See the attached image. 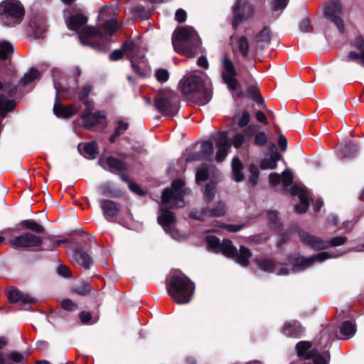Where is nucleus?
I'll list each match as a JSON object with an SVG mask.
<instances>
[{"instance_id": "f257e3e1", "label": "nucleus", "mask_w": 364, "mask_h": 364, "mask_svg": "<svg viewBox=\"0 0 364 364\" xmlns=\"http://www.w3.org/2000/svg\"><path fill=\"white\" fill-rule=\"evenodd\" d=\"M185 183L181 179H177L172 182L171 186L165 189L161 196L162 206L161 213L158 217L159 223L163 227L166 233L174 239H179L180 234L175 229L176 218L173 212L166 209L167 205L170 208H182L185 205L183 197L186 189H183Z\"/></svg>"}, {"instance_id": "f03ea898", "label": "nucleus", "mask_w": 364, "mask_h": 364, "mask_svg": "<svg viewBox=\"0 0 364 364\" xmlns=\"http://www.w3.org/2000/svg\"><path fill=\"white\" fill-rule=\"evenodd\" d=\"M338 255H334L328 252H321L315 255L309 257H304L299 255H292L289 259V262L294 267V269H288L286 266L280 263L275 262L272 259H257L258 267L263 271L275 273L277 275L284 276L289 274L291 270H301L309 267L315 262H322L327 259L336 257Z\"/></svg>"}, {"instance_id": "7ed1b4c3", "label": "nucleus", "mask_w": 364, "mask_h": 364, "mask_svg": "<svg viewBox=\"0 0 364 364\" xmlns=\"http://www.w3.org/2000/svg\"><path fill=\"white\" fill-rule=\"evenodd\" d=\"M181 91L191 97L198 105H206L212 97V85L205 73L194 72L181 81Z\"/></svg>"}, {"instance_id": "20e7f679", "label": "nucleus", "mask_w": 364, "mask_h": 364, "mask_svg": "<svg viewBox=\"0 0 364 364\" xmlns=\"http://www.w3.org/2000/svg\"><path fill=\"white\" fill-rule=\"evenodd\" d=\"M123 53L130 60L132 68L139 75H144L148 69L147 61L145 59V49L140 41L128 40L123 43L122 50H114L110 55L111 60H117L122 58Z\"/></svg>"}, {"instance_id": "39448f33", "label": "nucleus", "mask_w": 364, "mask_h": 364, "mask_svg": "<svg viewBox=\"0 0 364 364\" xmlns=\"http://www.w3.org/2000/svg\"><path fill=\"white\" fill-rule=\"evenodd\" d=\"M172 43L174 50L187 57H193L201 44L196 30L189 26L179 27L173 33Z\"/></svg>"}, {"instance_id": "423d86ee", "label": "nucleus", "mask_w": 364, "mask_h": 364, "mask_svg": "<svg viewBox=\"0 0 364 364\" xmlns=\"http://www.w3.org/2000/svg\"><path fill=\"white\" fill-rule=\"evenodd\" d=\"M206 243L210 251L215 253L222 252L227 257L235 258L241 266L246 267L248 265L249 259L252 254L247 247L241 246L239 252H237L232 241L225 239L220 242V240L213 235L206 237Z\"/></svg>"}, {"instance_id": "0eeeda50", "label": "nucleus", "mask_w": 364, "mask_h": 364, "mask_svg": "<svg viewBox=\"0 0 364 364\" xmlns=\"http://www.w3.org/2000/svg\"><path fill=\"white\" fill-rule=\"evenodd\" d=\"M166 289L168 294L176 303L184 304L191 300L195 287L184 274L178 272L170 277Z\"/></svg>"}, {"instance_id": "6e6552de", "label": "nucleus", "mask_w": 364, "mask_h": 364, "mask_svg": "<svg viewBox=\"0 0 364 364\" xmlns=\"http://www.w3.org/2000/svg\"><path fill=\"white\" fill-rule=\"evenodd\" d=\"M257 130V126L252 124L249 126L242 133L235 134L231 141L228 137L226 132H220L215 137V146L217 153L215 159L218 162H222L228 155V150L232 145L239 148L245 144Z\"/></svg>"}, {"instance_id": "1a4fd4ad", "label": "nucleus", "mask_w": 364, "mask_h": 364, "mask_svg": "<svg viewBox=\"0 0 364 364\" xmlns=\"http://www.w3.org/2000/svg\"><path fill=\"white\" fill-rule=\"evenodd\" d=\"M154 106L163 116L173 117L179 111V98L173 91L166 89L156 94Z\"/></svg>"}, {"instance_id": "9d476101", "label": "nucleus", "mask_w": 364, "mask_h": 364, "mask_svg": "<svg viewBox=\"0 0 364 364\" xmlns=\"http://www.w3.org/2000/svg\"><path fill=\"white\" fill-rule=\"evenodd\" d=\"M23 14V7L16 0H6L0 4V16L7 26H14L19 23L22 21Z\"/></svg>"}, {"instance_id": "9b49d317", "label": "nucleus", "mask_w": 364, "mask_h": 364, "mask_svg": "<svg viewBox=\"0 0 364 364\" xmlns=\"http://www.w3.org/2000/svg\"><path fill=\"white\" fill-rule=\"evenodd\" d=\"M299 236L300 240L303 243L316 250H323L328 248L330 246H340L344 244L347 240L346 237L338 236L333 237L329 241H325L321 240L320 237L311 235L309 232L303 230L299 231Z\"/></svg>"}, {"instance_id": "f8f14e48", "label": "nucleus", "mask_w": 364, "mask_h": 364, "mask_svg": "<svg viewBox=\"0 0 364 364\" xmlns=\"http://www.w3.org/2000/svg\"><path fill=\"white\" fill-rule=\"evenodd\" d=\"M79 39L82 44L89 46L97 50L105 49L104 42L106 36L95 27L85 26L78 33Z\"/></svg>"}, {"instance_id": "ddd939ff", "label": "nucleus", "mask_w": 364, "mask_h": 364, "mask_svg": "<svg viewBox=\"0 0 364 364\" xmlns=\"http://www.w3.org/2000/svg\"><path fill=\"white\" fill-rule=\"evenodd\" d=\"M342 11V5L339 0L329 1L325 8V17L335 23L341 33L344 31L343 19L338 16Z\"/></svg>"}, {"instance_id": "4468645a", "label": "nucleus", "mask_w": 364, "mask_h": 364, "mask_svg": "<svg viewBox=\"0 0 364 364\" xmlns=\"http://www.w3.org/2000/svg\"><path fill=\"white\" fill-rule=\"evenodd\" d=\"M9 244L13 248L21 250L41 245L42 239L32 233L26 232L10 240Z\"/></svg>"}, {"instance_id": "2eb2a0df", "label": "nucleus", "mask_w": 364, "mask_h": 364, "mask_svg": "<svg viewBox=\"0 0 364 364\" xmlns=\"http://www.w3.org/2000/svg\"><path fill=\"white\" fill-rule=\"evenodd\" d=\"M105 118L106 114L105 112H93L92 105L87 106L81 116L84 127L88 129L97 124H101Z\"/></svg>"}, {"instance_id": "dca6fc26", "label": "nucleus", "mask_w": 364, "mask_h": 364, "mask_svg": "<svg viewBox=\"0 0 364 364\" xmlns=\"http://www.w3.org/2000/svg\"><path fill=\"white\" fill-rule=\"evenodd\" d=\"M253 14V9L247 4H242L240 0H237L232 8V28L236 29L240 23L250 18Z\"/></svg>"}, {"instance_id": "f3484780", "label": "nucleus", "mask_w": 364, "mask_h": 364, "mask_svg": "<svg viewBox=\"0 0 364 364\" xmlns=\"http://www.w3.org/2000/svg\"><path fill=\"white\" fill-rule=\"evenodd\" d=\"M291 193L293 196H298L300 203L295 205L294 210L296 213H305L309 205V198L311 194L309 190L304 186L295 185L291 188Z\"/></svg>"}, {"instance_id": "a211bd4d", "label": "nucleus", "mask_w": 364, "mask_h": 364, "mask_svg": "<svg viewBox=\"0 0 364 364\" xmlns=\"http://www.w3.org/2000/svg\"><path fill=\"white\" fill-rule=\"evenodd\" d=\"M223 79L231 90H235L237 87V81L235 79L236 70L228 58H224L222 60Z\"/></svg>"}, {"instance_id": "6ab92c4d", "label": "nucleus", "mask_w": 364, "mask_h": 364, "mask_svg": "<svg viewBox=\"0 0 364 364\" xmlns=\"http://www.w3.org/2000/svg\"><path fill=\"white\" fill-rule=\"evenodd\" d=\"M355 46L358 51H350L348 53L346 61H353L362 66H364V38L358 37L355 41Z\"/></svg>"}, {"instance_id": "aec40b11", "label": "nucleus", "mask_w": 364, "mask_h": 364, "mask_svg": "<svg viewBox=\"0 0 364 364\" xmlns=\"http://www.w3.org/2000/svg\"><path fill=\"white\" fill-rule=\"evenodd\" d=\"M8 297L10 302H20L22 304H33L36 299L27 294H23L17 289H13L8 293Z\"/></svg>"}, {"instance_id": "412c9836", "label": "nucleus", "mask_w": 364, "mask_h": 364, "mask_svg": "<svg viewBox=\"0 0 364 364\" xmlns=\"http://www.w3.org/2000/svg\"><path fill=\"white\" fill-rule=\"evenodd\" d=\"M65 23L70 30L77 31L86 24L87 18L84 14H77L69 17H65Z\"/></svg>"}, {"instance_id": "4be33fe9", "label": "nucleus", "mask_w": 364, "mask_h": 364, "mask_svg": "<svg viewBox=\"0 0 364 364\" xmlns=\"http://www.w3.org/2000/svg\"><path fill=\"white\" fill-rule=\"evenodd\" d=\"M98 163L102 168L112 172L122 171L124 168V165L120 160L112 156L107 159H100Z\"/></svg>"}, {"instance_id": "5701e85b", "label": "nucleus", "mask_w": 364, "mask_h": 364, "mask_svg": "<svg viewBox=\"0 0 364 364\" xmlns=\"http://www.w3.org/2000/svg\"><path fill=\"white\" fill-rule=\"evenodd\" d=\"M101 208L105 217L108 220H112L118 213V208L114 201L104 200L101 201Z\"/></svg>"}, {"instance_id": "b1692460", "label": "nucleus", "mask_w": 364, "mask_h": 364, "mask_svg": "<svg viewBox=\"0 0 364 364\" xmlns=\"http://www.w3.org/2000/svg\"><path fill=\"white\" fill-rule=\"evenodd\" d=\"M77 108L75 106H62L55 102L53 107L54 114L58 117L68 118L77 112Z\"/></svg>"}, {"instance_id": "393cba45", "label": "nucleus", "mask_w": 364, "mask_h": 364, "mask_svg": "<svg viewBox=\"0 0 364 364\" xmlns=\"http://www.w3.org/2000/svg\"><path fill=\"white\" fill-rule=\"evenodd\" d=\"M311 347V343L301 341L297 343L296 348L299 355L309 359L314 358L318 353V350L315 348L310 350Z\"/></svg>"}, {"instance_id": "a878e982", "label": "nucleus", "mask_w": 364, "mask_h": 364, "mask_svg": "<svg viewBox=\"0 0 364 364\" xmlns=\"http://www.w3.org/2000/svg\"><path fill=\"white\" fill-rule=\"evenodd\" d=\"M73 258L74 262L85 269H89L92 262L87 252L80 250L74 251Z\"/></svg>"}, {"instance_id": "bb28decb", "label": "nucleus", "mask_w": 364, "mask_h": 364, "mask_svg": "<svg viewBox=\"0 0 364 364\" xmlns=\"http://www.w3.org/2000/svg\"><path fill=\"white\" fill-rule=\"evenodd\" d=\"M281 159V154L277 151H272L269 156L264 159L260 164L262 169H274L277 166V163Z\"/></svg>"}, {"instance_id": "cd10ccee", "label": "nucleus", "mask_w": 364, "mask_h": 364, "mask_svg": "<svg viewBox=\"0 0 364 364\" xmlns=\"http://www.w3.org/2000/svg\"><path fill=\"white\" fill-rule=\"evenodd\" d=\"M302 331L301 325L296 321L285 323L283 327L284 333L288 336L298 337Z\"/></svg>"}, {"instance_id": "c85d7f7f", "label": "nucleus", "mask_w": 364, "mask_h": 364, "mask_svg": "<svg viewBox=\"0 0 364 364\" xmlns=\"http://www.w3.org/2000/svg\"><path fill=\"white\" fill-rule=\"evenodd\" d=\"M243 165L237 157L233 158L232 161V172L234 180L240 182L244 180L245 175L242 172Z\"/></svg>"}, {"instance_id": "c756f323", "label": "nucleus", "mask_w": 364, "mask_h": 364, "mask_svg": "<svg viewBox=\"0 0 364 364\" xmlns=\"http://www.w3.org/2000/svg\"><path fill=\"white\" fill-rule=\"evenodd\" d=\"M213 168L212 166L207 164H203L200 167L196 169V181L198 183L205 181L208 179L211 170Z\"/></svg>"}, {"instance_id": "7c9ffc66", "label": "nucleus", "mask_w": 364, "mask_h": 364, "mask_svg": "<svg viewBox=\"0 0 364 364\" xmlns=\"http://www.w3.org/2000/svg\"><path fill=\"white\" fill-rule=\"evenodd\" d=\"M249 48L250 47L247 39L242 36L237 40L234 48V51L236 53H240L243 57H246L248 54Z\"/></svg>"}, {"instance_id": "2f4dec72", "label": "nucleus", "mask_w": 364, "mask_h": 364, "mask_svg": "<svg viewBox=\"0 0 364 364\" xmlns=\"http://www.w3.org/2000/svg\"><path fill=\"white\" fill-rule=\"evenodd\" d=\"M340 332L343 336V339L351 338L356 332L355 323L351 321H344L340 328Z\"/></svg>"}, {"instance_id": "473e14b6", "label": "nucleus", "mask_w": 364, "mask_h": 364, "mask_svg": "<svg viewBox=\"0 0 364 364\" xmlns=\"http://www.w3.org/2000/svg\"><path fill=\"white\" fill-rule=\"evenodd\" d=\"M358 150L357 144L353 141H348L342 150L340 151L339 155L341 158H347L353 156Z\"/></svg>"}, {"instance_id": "72a5a7b5", "label": "nucleus", "mask_w": 364, "mask_h": 364, "mask_svg": "<svg viewBox=\"0 0 364 364\" xmlns=\"http://www.w3.org/2000/svg\"><path fill=\"white\" fill-rule=\"evenodd\" d=\"M30 27L33 29L36 37H41L42 34L46 31V24L42 19H33L30 21Z\"/></svg>"}, {"instance_id": "f704fd0d", "label": "nucleus", "mask_w": 364, "mask_h": 364, "mask_svg": "<svg viewBox=\"0 0 364 364\" xmlns=\"http://www.w3.org/2000/svg\"><path fill=\"white\" fill-rule=\"evenodd\" d=\"M14 107V100H8L2 95H0V114L2 117H4L8 112L11 111Z\"/></svg>"}, {"instance_id": "c9c22d12", "label": "nucleus", "mask_w": 364, "mask_h": 364, "mask_svg": "<svg viewBox=\"0 0 364 364\" xmlns=\"http://www.w3.org/2000/svg\"><path fill=\"white\" fill-rule=\"evenodd\" d=\"M226 213V206L222 203H218L213 208H208V216L209 217H221Z\"/></svg>"}, {"instance_id": "e433bc0d", "label": "nucleus", "mask_w": 364, "mask_h": 364, "mask_svg": "<svg viewBox=\"0 0 364 364\" xmlns=\"http://www.w3.org/2000/svg\"><path fill=\"white\" fill-rule=\"evenodd\" d=\"M92 87L90 85L86 84L83 85L79 92V98L80 101L87 107L92 105V102L87 98L89 94L91 92Z\"/></svg>"}, {"instance_id": "4c0bfd02", "label": "nucleus", "mask_w": 364, "mask_h": 364, "mask_svg": "<svg viewBox=\"0 0 364 364\" xmlns=\"http://www.w3.org/2000/svg\"><path fill=\"white\" fill-rule=\"evenodd\" d=\"M21 224L24 228L31 230L36 233H42L44 230V228L42 225L32 220H22Z\"/></svg>"}, {"instance_id": "58836bf2", "label": "nucleus", "mask_w": 364, "mask_h": 364, "mask_svg": "<svg viewBox=\"0 0 364 364\" xmlns=\"http://www.w3.org/2000/svg\"><path fill=\"white\" fill-rule=\"evenodd\" d=\"M214 147L212 142L209 141H205L200 146V152L204 156V158L210 159L213 154Z\"/></svg>"}, {"instance_id": "ea45409f", "label": "nucleus", "mask_w": 364, "mask_h": 364, "mask_svg": "<svg viewBox=\"0 0 364 364\" xmlns=\"http://www.w3.org/2000/svg\"><path fill=\"white\" fill-rule=\"evenodd\" d=\"M14 51V48L12 45L7 42L4 41L0 43V58L2 60L6 59L10 54H11Z\"/></svg>"}, {"instance_id": "a19ab883", "label": "nucleus", "mask_w": 364, "mask_h": 364, "mask_svg": "<svg viewBox=\"0 0 364 364\" xmlns=\"http://www.w3.org/2000/svg\"><path fill=\"white\" fill-rule=\"evenodd\" d=\"M215 194V184L214 183L210 182L206 185V186L204 189L203 196H204L205 200L207 203H210L214 198Z\"/></svg>"}, {"instance_id": "79ce46f5", "label": "nucleus", "mask_w": 364, "mask_h": 364, "mask_svg": "<svg viewBox=\"0 0 364 364\" xmlns=\"http://www.w3.org/2000/svg\"><path fill=\"white\" fill-rule=\"evenodd\" d=\"M84 151L87 157L94 159L97 154V144L95 141L87 143L84 146Z\"/></svg>"}, {"instance_id": "37998d69", "label": "nucleus", "mask_w": 364, "mask_h": 364, "mask_svg": "<svg viewBox=\"0 0 364 364\" xmlns=\"http://www.w3.org/2000/svg\"><path fill=\"white\" fill-rule=\"evenodd\" d=\"M39 76H40V73L38 70L31 69L21 78V82L23 84L26 85V84L30 83L32 81L35 80L36 79L38 78Z\"/></svg>"}, {"instance_id": "c03bdc74", "label": "nucleus", "mask_w": 364, "mask_h": 364, "mask_svg": "<svg viewBox=\"0 0 364 364\" xmlns=\"http://www.w3.org/2000/svg\"><path fill=\"white\" fill-rule=\"evenodd\" d=\"M271 39L270 31L268 28L264 27L257 36L255 37L256 42L269 43Z\"/></svg>"}, {"instance_id": "a18cd8bd", "label": "nucleus", "mask_w": 364, "mask_h": 364, "mask_svg": "<svg viewBox=\"0 0 364 364\" xmlns=\"http://www.w3.org/2000/svg\"><path fill=\"white\" fill-rule=\"evenodd\" d=\"M104 27L108 34L112 35L118 29L119 24L115 18H112L105 21Z\"/></svg>"}, {"instance_id": "49530a36", "label": "nucleus", "mask_w": 364, "mask_h": 364, "mask_svg": "<svg viewBox=\"0 0 364 364\" xmlns=\"http://www.w3.org/2000/svg\"><path fill=\"white\" fill-rule=\"evenodd\" d=\"M208 208H202L200 210H193L190 213L189 216L191 218L198 220H204L206 217H208Z\"/></svg>"}, {"instance_id": "de8ad7c7", "label": "nucleus", "mask_w": 364, "mask_h": 364, "mask_svg": "<svg viewBox=\"0 0 364 364\" xmlns=\"http://www.w3.org/2000/svg\"><path fill=\"white\" fill-rule=\"evenodd\" d=\"M249 171L250 173L249 181L252 186H255L257 182V178L259 176L258 168L255 165H251L249 167Z\"/></svg>"}, {"instance_id": "09e8293b", "label": "nucleus", "mask_w": 364, "mask_h": 364, "mask_svg": "<svg viewBox=\"0 0 364 364\" xmlns=\"http://www.w3.org/2000/svg\"><path fill=\"white\" fill-rule=\"evenodd\" d=\"M281 178L284 186L289 187L292 184L293 175L289 170L284 171L281 175Z\"/></svg>"}, {"instance_id": "8fccbe9b", "label": "nucleus", "mask_w": 364, "mask_h": 364, "mask_svg": "<svg viewBox=\"0 0 364 364\" xmlns=\"http://www.w3.org/2000/svg\"><path fill=\"white\" fill-rule=\"evenodd\" d=\"M289 0H272V9L282 11L287 6Z\"/></svg>"}, {"instance_id": "3c124183", "label": "nucleus", "mask_w": 364, "mask_h": 364, "mask_svg": "<svg viewBox=\"0 0 364 364\" xmlns=\"http://www.w3.org/2000/svg\"><path fill=\"white\" fill-rule=\"evenodd\" d=\"M155 76L159 82H165L169 77V73L167 70L158 69L156 71Z\"/></svg>"}, {"instance_id": "603ef678", "label": "nucleus", "mask_w": 364, "mask_h": 364, "mask_svg": "<svg viewBox=\"0 0 364 364\" xmlns=\"http://www.w3.org/2000/svg\"><path fill=\"white\" fill-rule=\"evenodd\" d=\"M337 217L335 215H331L328 218L327 229L328 230L329 232L334 233L336 232L337 229L335 228V227L337 224Z\"/></svg>"}, {"instance_id": "864d4df0", "label": "nucleus", "mask_w": 364, "mask_h": 364, "mask_svg": "<svg viewBox=\"0 0 364 364\" xmlns=\"http://www.w3.org/2000/svg\"><path fill=\"white\" fill-rule=\"evenodd\" d=\"M314 358V364H328L330 353L326 352L323 355L316 354Z\"/></svg>"}, {"instance_id": "5fc2aeb1", "label": "nucleus", "mask_w": 364, "mask_h": 364, "mask_svg": "<svg viewBox=\"0 0 364 364\" xmlns=\"http://www.w3.org/2000/svg\"><path fill=\"white\" fill-rule=\"evenodd\" d=\"M62 307L67 311H75L77 308V304L70 299H63L61 301Z\"/></svg>"}, {"instance_id": "6e6d98bb", "label": "nucleus", "mask_w": 364, "mask_h": 364, "mask_svg": "<svg viewBox=\"0 0 364 364\" xmlns=\"http://www.w3.org/2000/svg\"><path fill=\"white\" fill-rule=\"evenodd\" d=\"M249 92L253 99L259 104L262 105L264 102L263 99L260 97L258 89L256 87H252L249 89Z\"/></svg>"}, {"instance_id": "4d7b16f0", "label": "nucleus", "mask_w": 364, "mask_h": 364, "mask_svg": "<svg viewBox=\"0 0 364 364\" xmlns=\"http://www.w3.org/2000/svg\"><path fill=\"white\" fill-rule=\"evenodd\" d=\"M267 142V136L264 132H259L255 136V143L257 145L262 146Z\"/></svg>"}, {"instance_id": "13d9d810", "label": "nucleus", "mask_w": 364, "mask_h": 364, "mask_svg": "<svg viewBox=\"0 0 364 364\" xmlns=\"http://www.w3.org/2000/svg\"><path fill=\"white\" fill-rule=\"evenodd\" d=\"M186 17H187L186 12L183 9H179L176 11L175 19L178 23H183V22L186 21Z\"/></svg>"}, {"instance_id": "bf43d9fd", "label": "nucleus", "mask_w": 364, "mask_h": 364, "mask_svg": "<svg viewBox=\"0 0 364 364\" xmlns=\"http://www.w3.org/2000/svg\"><path fill=\"white\" fill-rule=\"evenodd\" d=\"M90 291V287L88 284H83L80 287L75 289V292L80 295H85Z\"/></svg>"}, {"instance_id": "052dcab7", "label": "nucleus", "mask_w": 364, "mask_h": 364, "mask_svg": "<svg viewBox=\"0 0 364 364\" xmlns=\"http://www.w3.org/2000/svg\"><path fill=\"white\" fill-rule=\"evenodd\" d=\"M250 115L247 111H244L242 114V117L239 120L238 124L240 127H245L250 121Z\"/></svg>"}, {"instance_id": "680f3d73", "label": "nucleus", "mask_w": 364, "mask_h": 364, "mask_svg": "<svg viewBox=\"0 0 364 364\" xmlns=\"http://www.w3.org/2000/svg\"><path fill=\"white\" fill-rule=\"evenodd\" d=\"M129 127V124L126 122H124L122 120H119L118 122V125L115 129L114 132H118V134L119 135L122 134L123 132H124Z\"/></svg>"}, {"instance_id": "e2e57ef3", "label": "nucleus", "mask_w": 364, "mask_h": 364, "mask_svg": "<svg viewBox=\"0 0 364 364\" xmlns=\"http://www.w3.org/2000/svg\"><path fill=\"white\" fill-rule=\"evenodd\" d=\"M9 358L13 362L15 363H21L23 360V355L18 352H12L9 354Z\"/></svg>"}, {"instance_id": "0e129e2a", "label": "nucleus", "mask_w": 364, "mask_h": 364, "mask_svg": "<svg viewBox=\"0 0 364 364\" xmlns=\"http://www.w3.org/2000/svg\"><path fill=\"white\" fill-rule=\"evenodd\" d=\"M132 13L136 18H143V14L144 13V9L143 6H136L132 9Z\"/></svg>"}, {"instance_id": "69168bd1", "label": "nucleus", "mask_w": 364, "mask_h": 364, "mask_svg": "<svg viewBox=\"0 0 364 364\" xmlns=\"http://www.w3.org/2000/svg\"><path fill=\"white\" fill-rule=\"evenodd\" d=\"M58 273L65 277L70 276V272L68 267L65 265H60L58 268Z\"/></svg>"}, {"instance_id": "338daca9", "label": "nucleus", "mask_w": 364, "mask_h": 364, "mask_svg": "<svg viewBox=\"0 0 364 364\" xmlns=\"http://www.w3.org/2000/svg\"><path fill=\"white\" fill-rule=\"evenodd\" d=\"M282 181L281 176L277 173H272L269 175V183L275 186Z\"/></svg>"}, {"instance_id": "774afa93", "label": "nucleus", "mask_w": 364, "mask_h": 364, "mask_svg": "<svg viewBox=\"0 0 364 364\" xmlns=\"http://www.w3.org/2000/svg\"><path fill=\"white\" fill-rule=\"evenodd\" d=\"M129 188L132 192H134L138 195H143L144 191L141 190L139 186L134 183H129Z\"/></svg>"}]
</instances>
